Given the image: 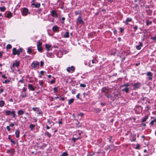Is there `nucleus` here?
<instances>
[{
	"label": "nucleus",
	"mask_w": 156,
	"mask_h": 156,
	"mask_svg": "<svg viewBox=\"0 0 156 156\" xmlns=\"http://www.w3.org/2000/svg\"><path fill=\"white\" fill-rule=\"evenodd\" d=\"M16 112L15 110L11 111L10 110H7L5 112V114L7 115H12L13 118H15L16 116Z\"/></svg>",
	"instance_id": "1"
},
{
	"label": "nucleus",
	"mask_w": 156,
	"mask_h": 156,
	"mask_svg": "<svg viewBox=\"0 0 156 156\" xmlns=\"http://www.w3.org/2000/svg\"><path fill=\"white\" fill-rule=\"evenodd\" d=\"M22 51V49L21 48H20L18 50H17L16 48H14L12 49V54L14 55H19Z\"/></svg>",
	"instance_id": "2"
},
{
	"label": "nucleus",
	"mask_w": 156,
	"mask_h": 156,
	"mask_svg": "<svg viewBox=\"0 0 156 156\" xmlns=\"http://www.w3.org/2000/svg\"><path fill=\"white\" fill-rule=\"evenodd\" d=\"M42 44V43L41 42L38 41L37 44V49L38 51L40 52H41L43 50Z\"/></svg>",
	"instance_id": "3"
},
{
	"label": "nucleus",
	"mask_w": 156,
	"mask_h": 156,
	"mask_svg": "<svg viewBox=\"0 0 156 156\" xmlns=\"http://www.w3.org/2000/svg\"><path fill=\"white\" fill-rule=\"evenodd\" d=\"M76 23H80L81 24H83L84 23V22L82 19L81 14L77 18Z\"/></svg>",
	"instance_id": "4"
},
{
	"label": "nucleus",
	"mask_w": 156,
	"mask_h": 156,
	"mask_svg": "<svg viewBox=\"0 0 156 156\" xmlns=\"http://www.w3.org/2000/svg\"><path fill=\"white\" fill-rule=\"evenodd\" d=\"M39 65V63L38 62H34L31 64V66L34 68H36L38 67Z\"/></svg>",
	"instance_id": "5"
},
{
	"label": "nucleus",
	"mask_w": 156,
	"mask_h": 156,
	"mask_svg": "<svg viewBox=\"0 0 156 156\" xmlns=\"http://www.w3.org/2000/svg\"><path fill=\"white\" fill-rule=\"evenodd\" d=\"M114 97L116 99H118L120 98L121 95L120 93L118 91H115L114 92Z\"/></svg>",
	"instance_id": "6"
},
{
	"label": "nucleus",
	"mask_w": 156,
	"mask_h": 156,
	"mask_svg": "<svg viewBox=\"0 0 156 156\" xmlns=\"http://www.w3.org/2000/svg\"><path fill=\"white\" fill-rule=\"evenodd\" d=\"M21 11L22 15L24 16H26L28 12V10L27 8H24L23 9V10Z\"/></svg>",
	"instance_id": "7"
},
{
	"label": "nucleus",
	"mask_w": 156,
	"mask_h": 156,
	"mask_svg": "<svg viewBox=\"0 0 156 156\" xmlns=\"http://www.w3.org/2000/svg\"><path fill=\"white\" fill-rule=\"evenodd\" d=\"M75 68L74 66H72L71 67H68L66 68L67 71L69 73L70 72L72 71L71 73H73L74 71Z\"/></svg>",
	"instance_id": "8"
},
{
	"label": "nucleus",
	"mask_w": 156,
	"mask_h": 156,
	"mask_svg": "<svg viewBox=\"0 0 156 156\" xmlns=\"http://www.w3.org/2000/svg\"><path fill=\"white\" fill-rule=\"evenodd\" d=\"M51 14L53 17H57L58 16V14L55 10H53L51 11Z\"/></svg>",
	"instance_id": "9"
},
{
	"label": "nucleus",
	"mask_w": 156,
	"mask_h": 156,
	"mask_svg": "<svg viewBox=\"0 0 156 156\" xmlns=\"http://www.w3.org/2000/svg\"><path fill=\"white\" fill-rule=\"evenodd\" d=\"M147 75L148 76V79L150 80H152V79L153 74L150 72H149L147 73Z\"/></svg>",
	"instance_id": "10"
},
{
	"label": "nucleus",
	"mask_w": 156,
	"mask_h": 156,
	"mask_svg": "<svg viewBox=\"0 0 156 156\" xmlns=\"http://www.w3.org/2000/svg\"><path fill=\"white\" fill-rule=\"evenodd\" d=\"M59 28V27L55 25L52 27V30L54 32H58Z\"/></svg>",
	"instance_id": "11"
},
{
	"label": "nucleus",
	"mask_w": 156,
	"mask_h": 156,
	"mask_svg": "<svg viewBox=\"0 0 156 156\" xmlns=\"http://www.w3.org/2000/svg\"><path fill=\"white\" fill-rule=\"evenodd\" d=\"M132 86L133 87H134V89H135L136 88H140L141 86V83H135L134 84H132Z\"/></svg>",
	"instance_id": "12"
},
{
	"label": "nucleus",
	"mask_w": 156,
	"mask_h": 156,
	"mask_svg": "<svg viewBox=\"0 0 156 156\" xmlns=\"http://www.w3.org/2000/svg\"><path fill=\"white\" fill-rule=\"evenodd\" d=\"M63 55V53L61 51H58V53H56V56L57 57L60 58H61L62 57Z\"/></svg>",
	"instance_id": "13"
},
{
	"label": "nucleus",
	"mask_w": 156,
	"mask_h": 156,
	"mask_svg": "<svg viewBox=\"0 0 156 156\" xmlns=\"http://www.w3.org/2000/svg\"><path fill=\"white\" fill-rule=\"evenodd\" d=\"M132 21V19L131 18H128L126 19V21L124 22L123 21V22L126 25H127L129 24L128 22H131Z\"/></svg>",
	"instance_id": "14"
},
{
	"label": "nucleus",
	"mask_w": 156,
	"mask_h": 156,
	"mask_svg": "<svg viewBox=\"0 0 156 156\" xmlns=\"http://www.w3.org/2000/svg\"><path fill=\"white\" fill-rule=\"evenodd\" d=\"M28 88L30 89V90L32 91H34L35 90V88L33 87V85L32 84H28Z\"/></svg>",
	"instance_id": "15"
},
{
	"label": "nucleus",
	"mask_w": 156,
	"mask_h": 156,
	"mask_svg": "<svg viewBox=\"0 0 156 156\" xmlns=\"http://www.w3.org/2000/svg\"><path fill=\"white\" fill-rule=\"evenodd\" d=\"M139 45L136 46V48L137 50H139L141 49V47L142 46V44L141 42H139Z\"/></svg>",
	"instance_id": "16"
},
{
	"label": "nucleus",
	"mask_w": 156,
	"mask_h": 156,
	"mask_svg": "<svg viewBox=\"0 0 156 156\" xmlns=\"http://www.w3.org/2000/svg\"><path fill=\"white\" fill-rule=\"evenodd\" d=\"M69 37V32L68 31H66L63 35L64 38H68Z\"/></svg>",
	"instance_id": "17"
},
{
	"label": "nucleus",
	"mask_w": 156,
	"mask_h": 156,
	"mask_svg": "<svg viewBox=\"0 0 156 156\" xmlns=\"http://www.w3.org/2000/svg\"><path fill=\"white\" fill-rule=\"evenodd\" d=\"M31 5L34 6L35 8H38L40 7V4L39 3H37V4H35V3H33L31 4Z\"/></svg>",
	"instance_id": "18"
},
{
	"label": "nucleus",
	"mask_w": 156,
	"mask_h": 156,
	"mask_svg": "<svg viewBox=\"0 0 156 156\" xmlns=\"http://www.w3.org/2000/svg\"><path fill=\"white\" fill-rule=\"evenodd\" d=\"M148 116L147 115H146L144 117L142 118V122H144L146 121V120L148 119Z\"/></svg>",
	"instance_id": "19"
},
{
	"label": "nucleus",
	"mask_w": 156,
	"mask_h": 156,
	"mask_svg": "<svg viewBox=\"0 0 156 156\" xmlns=\"http://www.w3.org/2000/svg\"><path fill=\"white\" fill-rule=\"evenodd\" d=\"M47 56L51 58H53L54 57V55L51 53H48L47 54Z\"/></svg>",
	"instance_id": "20"
},
{
	"label": "nucleus",
	"mask_w": 156,
	"mask_h": 156,
	"mask_svg": "<svg viewBox=\"0 0 156 156\" xmlns=\"http://www.w3.org/2000/svg\"><path fill=\"white\" fill-rule=\"evenodd\" d=\"M20 131L18 130H16L15 131V134H16V137L17 138H18L19 137Z\"/></svg>",
	"instance_id": "21"
},
{
	"label": "nucleus",
	"mask_w": 156,
	"mask_h": 156,
	"mask_svg": "<svg viewBox=\"0 0 156 156\" xmlns=\"http://www.w3.org/2000/svg\"><path fill=\"white\" fill-rule=\"evenodd\" d=\"M24 113V112L22 110H19L17 112V114L19 115H22Z\"/></svg>",
	"instance_id": "22"
},
{
	"label": "nucleus",
	"mask_w": 156,
	"mask_h": 156,
	"mask_svg": "<svg viewBox=\"0 0 156 156\" xmlns=\"http://www.w3.org/2000/svg\"><path fill=\"white\" fill-rule=\"evenodd\" d=\"M45 48L48 51H49L50 49L51 46L50 45L47 44H45Z\"/></svg>",
	"instance_id": "23"
},
{
	"label": "nucleus",
	"mask_w": 156,
	"mask_h": 156,
	"mask_svg": "<svg viewBox=\"0 0 156 156\" xmlns=\"http://www.w3.org/2000/svg\"><path fill=\"white\" fill-rule=\"evenodd\" d=\"M129 88H128L127 87H125L124 88L122 89V91H125L126 93H128L129 91Z\"/></svg>",
	"instance_id": "24"
},
{
	"label": "nucleus",
	"mask_w": 156,
	"mask_h": 156,
	"mask_svg": "<svg viewBox=\"0 0 156 156\" xmlns=\"http://www.w3.org/2000/svg\"><path fill=\"white\" fill-rule=\"evenodd\" d=\"M102 91L104 93L108 92V90L106 87H103L102 89Z\"/></svg>",
	"instance_id": "25"
},
{
	"label": "nucleus",
	"mask_w": 156,
	"mask_h": 156,
	"mask_svg": "<svg viewBox=\"0 0 156 156\" xmlns=\"http://www.w3.org/2000/svg\"><path fill=\"white\" fill-rule=\"evenodd\" d=\"M20 65V62L17 61L15 62H14L13 64V66H16L17 67H18Z\"/></svg>",
	"instance_id": "26"
},
{
	"label": "nucleus",
	"mask_w": 156,
	"mask_h": 156,
	"mask_svg": "<svg viewBox=\"0 0 156 156\" xmlns=\"http://www.w3.org/2000/svg\"><path fill=\"white\" fill-rule=\"evenodd\" d=\"M5 105V102L4 101L1 100L0 101V107H2Z\"/></svg>",
	"instance_id": "27"
},
{
	"label": "nucleus",
	"mask_w": 156,
	"mask_h": 156,
	"mask_svg": "<svg viewBox=\"0 0 156 156\" xmlns=\"http://www.w3.org/2000/svg\"><path fill=\"white\" fill-rule=\"evenodd\" d=\"M44 134L45 135L47 136L49 138L51 136V134L47 131L45 132Z\"/></svg>",
	"instance_id": "28"
},
{
	"label": "nucleus",
	"mask_w": 156,
	"mask_h": 156,
	"mask_svg": "<svg viewBox=\"0 0 156 156\" xmlns=\"http://www.w3.org/2000/svg\"><path fill=\"white\" fill-rule=\"evenodd\" d=\"M129 86V83H125L123 85H122L121 86V87H127L128 86Z\"/></svg>",
	"instance_id": "29"
},
{
	"label": "nucleus",
	"mask_w": 156,
	"mask_h": 156,
	"mask_svg": "<svg viewBox=\"0 0 156 156\" xmlns=\"http://www.w3.org/2000/svg\"><path fill=\"white\" fill-rule=\"evenodd\" d=\"M74 99L73 98H71L69 99L68 101V104L69 105H71L74 101Z\"/></svg>",
	"instance_id": "30"
},
{
	"label": "nucleus",
	"mask_w": 156,
	"mask_h": 156,
	"mask_svg": "<svg viewBox=\"0 0 156 156\" xmlns=\"http://www.w3.org/2000/svg\"><path fill=\"white\" fill-rule=\"evenodd\" d=\"M32 51V50L31 48L28 47L27 48V52L28 53L30 54L31 53Z\"/></svg>",
	"instance_id": "31"
},
{
	"label": "nucleus",
	"mask_w": 156,
	"mask_h": 156,
	"mask_svg": "<svg viewBox=\"0 0 156 156\" xmlns=\"http://www.w3.org/2000/svg\"><path fill=\"white\" fill-rule=\"evenodd\" d=\"M35 127V125H34L31 124L29 126V128L31 130H32Z\"/></svg>",
	"instance_id": "32"
},
{
	"label": "nucleus",
	"mask_w": 156,
	"mask_h": 156,
	"mask_svg": "<svg viewBox=\"0 0 156 156\" xmlns=\"http://www.w3.org/2000/svg\"><path fill=\"white\" fill-rule=\"evenodd\" d=\"M46 145L44 144H43L41 146H40L39 147V148L41 149H43L46 147Z\"/></svg>",
	"instance_id": "33"
},
{
	"label": "nucleus",
	"mask_w": 156,
	"mask_h": 156,
	"mask_svg": "<svg viewBox=\"0 0 156 156\" xmlns=\"http://www.w3.org/2000/svg\"><path fill=\"white\" fill-rule=\"evenodd\" d=\"M95 111L97 113H99L101 111V110L99 108H96L94 109Z\"/></svg>",
	"instance_id": "34"
},
{
	"label": "nucleus",
	"mask_w": 156,
	"mask_h": 156,
	"mask_svg": "<svg viewBox=\"0 0 156 156\" xmlns=\"http://www.w3.org/2000/svg\"><path fill=\"white\" fill-rule=\"evenodd\" d=\"M12 47L11 44H8L6 46V48L7 49H10L12 48Z\"/></svg>",
	"instance_id": "35"
},
{
	"label": "nucleus",
	"mask_w": 156,
	"mask_h": 156,
	"mask_svg": "<svg viewBox=\"0 0 156 156\" xmlns=\"http://www.w3.org/2000/svg\"><path fill=\"white\" fill-rule=\"evenodd\" d=\"M21 96L22 98H24L26 97L27 96V94L26 93H22L21 94Z\"/></svg>",
	"instance_id": "36"
},
{
	"label": "nucleus",
	"mask_w": 156,
	"mask_h": 156,
	"mask_svg": "<svg viewBox=\"0 0 156 156\" xmlns=\"http://www.w3.org/2000/svg\"><path fill=\"white\" fill-rule=\"evenodd\" d=\"M68 154L66 152H64L61 155V156H67Z\"/></svg>",
	"instance_id": "37"
},
{
	"label": "nucleus",
	"mask_w": 156,
	"mask_h": 156,
	"mask_svg": "<svg viewBox=\"0 0 156 156\" xmlns=\"http://www.w3.org/2000/svg\"><path fill=\"white\" fill-rule=\"evenodd\" d=\"M152 23V22L151 21H150L149 20H147V23H146L147 25H149L151 24Z\"/></svg>",
	"instance_id": "38"
},
{
	"label": "nucleus",
	"mask_w": 156,
	"mask_h": 156,
	"mask_svg": "<svg viewBox=\"0 0 156 156\" xmlns=\"http://www.w3.org/2000/svg\"><path fill=\"white\" fill-rule=\"evenodd\" d=\"M33 110L34 111H37H37H39V108L37 107H33L32 108Z\"/></svg>",
	"instance_id": "39"
},
{
	"label": "nucleus",
	"mask_w": 156,
	"mask_h": 156,
	"mask_svg": "<svg viewBox=\"0 0 156 156\" xmlns=\"http://www.w3.org/2000/svg\"><path fill=\"white\" fill-rule=\"evenodd\" d=\"M39 83L40 85L41 86H43V84L44 83H43V81L42 80H39Z\"/></svg>",
	"instance_id": "40"
},
{
	"label": "nucleus",
	"mask_w": 156,
	"mask_h": 156,
	"mask_svg": "<svg viewBox=\"0 0 156 156\" xmlns=\"http://www.w3.org/2000/svg\"><path fill=\"white\" fill-rule=\"evenodd\" d=\"M53 78H54V79H53L52 80L51 82H50V83L51 84H53V83H54L55 82V78H54V77H53Z\"/></svg>",
	"instance_id": "41"
},
{
	"label": "nucleus",
	"mask_w": 156,
	"mask_h": 156,
	"mask_svg": "<svg viewBox=\"0 0 156 156\" xmlns=\"http://www.w3.org/2000/svg\"><path fill=\"white\" fill-rule=\"evenodd\" d=\"M11 16H12V13L11 12H9L8 13L6 17H7V18H9L11 17Z\"/></svg>",
	"instance_id": "42"
},
{
	"label": "nucleus",
	"mask_w": 156,
	"mask_h": 156,
	"mask_svg": "<svg viewBox=\"0 0 156 156\" xmlns=\"http://www.w3.org/2000/svg\"><path fill=\"white\" fill-rule=\"evenodd\" d=\"M80 139V138H72V140L74 142H75L76 140H77Z\"/></svg>",
	"instance_id": "43"
},
{
	"label": "nucleus",
	"mask_w": 156,
	"mask_h": 156,
	"mask_svg": "<svg viewBox=\"0 0 156 156\" xmlns=\"http://www.w3.org/2000/svg\"><path fill=\"white\" fill-rule=\"evenodd\" d=\"M0 9L2 11H4L5 10V8L4 7H1Z\"/></svg>",
	"instance_id": "44"
},
{
	"label": "nucleus",
	"mask_w": 156,
	"mask_h": 156,
	"mask_svg": "<svg viewBox=\"0 0 156 156\" xmlns=\"http://www.w3.org/2000/svg\"><path fill=\"white\" fill-rule=\"evenodd\" d=\"M135 148L136 149H140V145L139 144H137Z\"/></svg>",
	"instance_id": "45"
},
{
	"label": "nucleus",
	"mask_w": 156,
	"mask_h": 156,
	"mask_svg": "<svg viewBox=\"0 0 156 156\" xmlns=\"http://www.w3.org/2000/svg\"><path fill=\"white\" fill-rule=\"evenodd\" d=\"M133 28L134 30V31H136L138 29V26L137 25H135L134 27Z\"/></svg>",
	"instance_id": "46"
},
{
	"label": "nucleus",
	"mask_w": 156,
	"mask_h": 156,
	"mask_svg": "<svg viewBox=\"0 0 156 156\" xmlns=\"http://www.w3.org/2000/svg\"><path fill=\"white\" fill-rule=\"evenodd\" d=\"M10 81L9 80H5L3 82V83H9L10 82Z\"/></svg>",
	"instance_id": "47"
},
{
	"label": "nucleus",
	"mask_w": 156,
	"mask_h": 156,
	"mask_svg": "<svg viewBox=\"0 0 156 156\" xmlns=\"http://www.w3.org/2000/svg\"><path fill=\"white\" fill-rule=\"evenodd\" d=\"M80 86L81 87H85L86 86V85L84 84H80Z\"/></svg>",
	"instance_id": "48"
},
{
	"label": "nucleus",
	"mask_w": 156,
	"mask_h": 156,
	"mask_svg": "<svg viewBox=\"0 0 156 156\" xmlns=\"http://www.w3.org/2000/svg\"><path fill=\"white\" fill-rule=\"evenodd\" d=\"M65 18L64 17H63L62 18V20L61 22L62 24H64V20H65Z\"/></svg>",
	"instance_id": "49"
},
{
	"label": "nucleus",
	"mask_w": 156,
	"mask_h": 156,
	"mask_svg": "<svg viewBox=\"0 0 156 156\" xmlns=\"http://www.w3.org/2000/svg\"><path fill=\"white\" fill-rule=\"evenodd\" d=\"M23 77H22V79H20L19 81V82L21 83H24V81L23 80Z\"/></svg>",
	"instance_id": "50"
},
{
	"label": "nucleus",
	"mask_w": 156,
	"mask_h": 156,
	"mask_svg": "<svg viewBox=\"0 0 156 156\" xmlns=\"http://www.w3.org/2000/svg\"><path fill=\"white\" fill-rule=\"evenodd\" d=\"M80 11H76L75 12V13L76 15H77L80 14Z\"/></svg>",
	"instance_id": "51"
},
{
	"label": "nucleus",
	"mask_w": 156,
	"mask_h": 156,
	"mask_svg": "<svg viewBox=\"0 0 156 156\" xmlns=\"http://www.w3.org/2000/svg\"><path fill=\"white\" fill-rule=\"evenodd\" d=\"M44 62L42 61H41L40 62V66L41 67L43 66H44Z\"/></svg>",
	"instance_id": "52"
},
{
	"label": "nucleus",
	"mask_w": 156,
	"mask_h": 156,
	"mask_svg": "<svg viewBox=\"0 0 156 156\" xmlns=\"http://www.w3.org/2000/svg\"><path fill=\"white\" fill-rule=\"evenodd\" d=\"M54 91L55 92H56L57 91V88L56 87H55L53 88Z\"/></svg>",
	"instance_id": "53"
},
{
	"label": "nucleus",
	"mask_w": 156,
	"mask_h": 156,
	"mask_svg": "<svg viewBox=\"0 0 156 156\" xmlns=\"http://www.w3.org/2000/svg\"><path fill=\"white\" fill-rule=\"evenodd\" d=\"M151 39L155 40H156V36H154L151 38Z\"/></svg>",
	"instance_id": "54"
},
{
	"label": "nucleus",
	"mask_w": 156,
	"mask_h": 156,
	"mask_svg": "<svg viewBox=\"0 0 156 156\" xmlns=\"http://www.w3.org/2000/svg\"><path fill=\"white\" fill-rule=\"evenodd\" d=\"M154 122L153 121V120H152L150 123V126H152L153 125Z\"/></svg>",
	"instance_id": "55"
},
{
	"label": "nucleus",
	"mask_w": 156,
	"mask_h": 156,
	"mask_svg": "<svg viewBox=\"0 0 156 156\" xmlns=\"http://www.w3.org/2000/svg\"><path fill=\"white\" fill-rule=\"evenodd\" d=\"M106 97L108 98H111L112 96L111 94H108V95H107Z\"/></svg>",
	"instance_id": "56"
},
{
	"label": "nucleus",
	"mask_w": 156,
	"mask_h": 156,
	"mask_svg": "<svg viewBox=\"0 0 156 156\" xmlns=\"http://www.w3.org/2000/svg\"><path fill=\"white\" fill-rule=\"evenodd\" d=\"M6 129L8 131H9L11 130V129L10 128L9 126H7L6 127Z\"/></svg>",
	"instance_id": "57"
},
{
	"label": "nucleus",
	"mask_w": 156,
	"mask_h": 156,
	"mask_svg": "<svg viewBox=\"0 0 156 156\" xmlns=\"http://www.w3.org/2000/svg\"><path fill=\"white\" fill-rule=\"evenodd\" d=\"M120 30L121 33H122L124 30V29L122 28H120Z\"/></svg>",
	"instance_id": "58"
},
{
	"label": "nucleus",
	"mask_w": 156,
	"mask_h": 156,
	"mask_svg": "<svg viewBox=\"0 0 156 156\" xmlns=\"http://www.w3.org/2000/svg\"><path fill=\"white\" fill-rule=\"evenodd\" d=\"M10 141L13 144H16V142L14 141L12 139H11Z\"/></svg>",
	"instance_id": "59"
},
{
	"label": "nucleus",
	"mask_w": 156,
	"mask_h": 156,
	"mask_svg": "<svg viewBox=\"0 0 156 156\" xmlns=\"http://www.w3.org/2000/svg\"><path fill=\"white\" fill-rule=\"evenodd\" d=\"M141 125L143 126H146V125L144 123H142L140 124Z\"/></svg>",
	"instance_id": "60"
},
{
	"label": "nucleus",
	"mask_w": 156,
	"mask_h": 156,
	"mask_svg": "<svg viewBox=\"0 0 156 156\" xmlns=\"http://www.w3.org/2000/svg\"><path fill=\"white\" fill-rule=\"evenodd\" d=\"M137 107H138L139 108H140V109H141V111H142V107L141 106H136V108Z\"/></svg>",
	"instance_id": "61"
},
{
	"label": "nucleus",
	"mask_w": 156,
	"mask_h": 156,
	"mask_svg": "<svg viewBox=\"0 0 156 156\" xmlns=\"http://www.w3.org/2000/svg\"><path fill=\"white\" fill-rule=\"evenodd\" d=\"M22 90L23 92L26 91H27V89L24 87L23 88Z\"/></svg>",
	"instance_id": "62"
},
{
	"label": "nucleus",
	"mask_w": 156,
	"mask_h": 156,
	"mask_svg": "<svg viewBox=\"0 0 156 156\" xmlns=\"http://www.w3.org/2000/svg\"><path fill=\"white\" fill-rule=\"evenodd\" d=\"M14 126V124L13 123H10L9 124V127H13Z\"/></svg>",
	"instance_id": "63"
},
{
	"label": "nucleus",
	"mask_w": 156,
	"mask_h": 156,
	"mask_svg": "<svg viewBox=\"0 0 156 156\" xmlns=\"http://www.w3.org/2000/svg\"><path fill=\"white\" fill-rule=\"evenodd\" d=\"M44 71H40V73L41 75H43L44 74Z\"/></svg>",
	"instance_id": "64"
}]
</instances>
